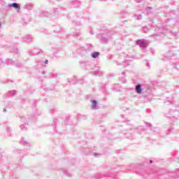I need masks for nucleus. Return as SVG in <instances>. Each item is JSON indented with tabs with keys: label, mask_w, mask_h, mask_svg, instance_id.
Listing matches in <instances>:
<instances>
[{
	"label": "nucleus",
	"mask_w": 179,
	"mask_h": 179,
	"mask_svg": "<svg viewBox=\"0 0 179 179\" xmlns=\"http://www.w3.org/2000/svg\"><path fill=\"white\" fill-rule=\"evenodd\" d=\"M136 44L139 45L141 48H145L148 45V41L144 39L138 40L136 41Z\"/></svg>",
	"instance_id": "obj_1"
},
{
	"label": "nucleus",
	"mask_w": 179,
	"mask_h": 179,
	"mask_svg": "<svg viewBox=\"0 0 179 179\" xmlns=\"http://www.w3.org/2000/svg\"><path fill=\"white\" fill-rule=\"evenodd\" d=\"M8 8H14L17 12L20 10V5L17 3H13L11 4H8Z\"/></svg>",
	"instance_id": "obj_2"
},
{
	"label": "nucleus",
	"mask_w": 179,
	"mask_h": 179,
	"mask_svg": "<svg viewBox=\"0 0 179 179\" xmlns=\"http://www.w3.org/2000/svg\"><path fill=\"white\" fill-rule=\"evenodd\" d=\"M136 93L138 94H142V92H143V89L142 88V85H137L135 88Z\"/></svg>",
	"instance_id": "obj_3"
},
{
	"label": "nucleus",
	"mask_w": 179,
	"mask_h": 179,
	"mask_svg": "<svg viewBox=\"0 0 179 179\" xmlns=\"http://www.w3.org/2000/svg\"><path fill=\"white\" fill-rule=\"evenodd\" d=\"M92 102V108H97V101H91Z\"/></svg>",
	"instance_id": "obj_4"
},
{
	"label": "nucleus",
	"mask_w": 179,
	"mask_h": 179,
	"mask_svg": "<svg viewBox=\"0 0 179 179\" xmlns=\"http://www.w3.org/2000/svg\"><path fill=\"white\" fill-rule=\"evenodd\" d=\"M92 58H97L99 57V52H94L92 55Z\"/></svg>",
	"instance_id": "obj_5"
},
{
	"label": "nucleus",
	"mask_w": 179,
	"mask_h": 179,
	"mask_svg": "<svg viewBox=\"0 0 179 179\" xmlns=\"http://www.w3.org/2000/svg\"><path fill=\"white\" fill-rule=\"evenodd\" d=\"M1 65H3V61H2V59H0V66Z\"/></svg>",
	"instance_id": "obj_6"
},
{
	"label": "nucleus",
	"mask_w": 179,
	"mask_h": 179,
	"mask_svg": "<svg viewBox=\"0 0 179 179\" xmlns=\"http://www.w3.org/2000/svg\"><path fill=\"white\" fill-rule=\"evenodd\" d=\"M22 143H23L24 145H26V144L27 143V141H24V142H22Z\"/></svg>",
	"instance_id": "obj_7"
},
{
	"label": "nucleus",
	"mask_w": 179,
	"mask_h": 179,
	"mask_svg": "<svg viewBox=\"0 0 179 179\" xmlns=\"http://www.w3.org/2000/svg\"><path fill=\"white\" fill-rule=\"evenodd\" d=\"M45 62V64H48V60H46Z\"/></svg>",
	"instance_id": "obj_8"
},
{
	"label": "nucleus",
	"mask_w": 179,
	"mask_h": 179,
	"mask_svg": "<svg viewBox=\"0 0 179 179\" xmlns=\"http://www.w3.org/2000/svg\"><path fill=\"white\" fill-rule=\"evenodd\" d=\"M0 28H1V21H0Z\"/></svg>",
	"instance_id": "obj_9"
}]
</instances>
